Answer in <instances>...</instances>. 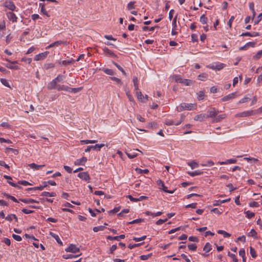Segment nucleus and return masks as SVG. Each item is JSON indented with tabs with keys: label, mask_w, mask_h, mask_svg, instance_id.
Segmentation results:
<instances>
[{
	"label": "nucleus",
	"mask_w": 262,
	"mask_h": 262,
	"mask_svg": "<svg viewBox=\"0 0 262 262\" xmlns=\"http://www.w3.org/2000/svg\"><path fill=\"white\" fill-rule=\"evenodd\" d=\"M193 104L192 103H182L177 107L178 112H182L184 110H192Z\"/></svg>",
	"instance_id": "obj_1"
},
{
	"label": "nucleus",
	"mask_w": 262,
	"mask_h": 262,
	"mask_svg": "<svg viewBox=\"0 0 262 262\" xmlns=\"http://www.w3.org/2000/svg\"><path fill=\"white\" fill-rule=\"evenodd\" d=\"M104 144H96L95 145H90L85 149V152H89L91 149L100 151L101 148L104 146Z\"/></svg>",
	"instance_id": "obj_2"
},
{
	"label": "nucleus",
	"mask_w": 262,
	"mask_h": 262,
	"mask_svg": "<svg viewBox=\"0 0 262 262\" xmlns=\"http://www.w3.org/2000/svg\"><path fill=\"white\" fill-rule=\"evenodd\" d=\"M219 111L216 110L214 107H211L208 111V114L206 115L207 118H214L216 115L219 113Z\"/></svg>",
	"instance_id": "obj_3"
},
{
	"label": "nucleus",
	"mask_w": 262,
	"mask_h": 262,
	"mask_svg": "<svg viewBox=\"0 0 262 262\" xmlns=\"http://www.w3.org/2000/svg\"><path fill=\"white\" fill-rule=\"evenodd\" d=\"M65 251L67 252L76 253L79 252L80 249L75 245L70 244L69 247L65 249Z\"/></svg>",
	"instance_id": "obj_4"
},
{
	"label": "nucleus",
	"mask_w": 262,
	"mask_h": 262,
	"mask_svg": "<svg viewBox=\"0 0 262 262\" xmlns=\"http://www.w3.org/2000/svg\"><path fill=\"white\" fill-rule=\"evenodd\" d=\"M49 52L46 51V52H44L43 53L38 54L36 55L35 56L34 59L35 61H38V60H43V59H45L47 57V56L49 54Z\"/></svg>",
	"instance_id": "obj_5"
},
{
	"label": "nucleus",
	"mask_w": 262,
	"mask_h": 262,
	"mask_svg": "<svg viewBox=\"0 0 262 262\" xmlns=\"http://www.w3.org/2000/svg\"><path fill=\"white\" fill-rule=\"evenodd\" d=\"M78 177L82 180L86 182H89L90 177L87 172H80L78 174Z\"/></svg>",
	"instance_id": "obj_6"
},
{
	"label": "nucleus",
	"mask_w": 262,
	"mask_h": 262,
	"mask_svg": "<svg viewBox=\"0 0 262 262\" xmlns=\"http://www.w3.org/2000/svg\"><path fill=\"white\" fill-rule=\"evenodd\" d=\"M253 114L254 112L253 111H248L237 114L235 115V116L237 117H245L253 115Z\"/></svg>",
	"instance_id": "obj_7"
},
{
	"label": "nucleus",
	"mask_w": 262,
	"mask_h": 262,
	"mask_svg": "<svg viewBox=\"0 0 262 262\" xmlns=\"http://www.w3.org/2000/svg\"><path fill=\"white\" fill-rule=\"evenodd\" d=\"M236 97V93H232L228 95H226L221 99V100L223 102L227 101L232 99H234Z\"/></svg>",
	"instance_id": "obj_8"
},
{
	"label": "nucleus",
	"mask_w": 262,
	"mask_h": 262,
	"mask_svg": "<svg viewBox=\"0 0 262 262\" xmlns=\"http://www.w3.org/2000/svg\"><path fill=\"white\" fill-rule=\"evenodd\" d=\"M103 51L105 55L108 56L112 57H117V56L111 50L108 49L106 47H104L103 48Z\"/></svg>",
	"instance_id": "obj_9"
},
{
	"label": "nucleus",
	"mask_w": 262,
	"mask_h": 262,
	"mask_svg": "<svg viewBox=\"0 0 262 262\" xmlns=\"http://www.w3.org/2000/svg\"><path fill=\"white\" fill-rule=\"evenodd\" d=\"M225 66H226L225 64L222 63H219V64H216L215 66H214V65L209 66H208V67L212 70H216L217 71H220V70L223 69L225 67Z\"/></svg>",
	"instance_id": "obj_10"
},
{
	"label": "nucleus",
	"mask_w": 262,
	"mask_h": 262,
	"mask_svg": "<svg viewBox=\"0 0 262 262\" xmlns=\"http://www.w3.org/2000/svg\"><path fill=\"white\" fill-rule=\"evenodd\" d=\"M5 7L11 11H14L16 8L14 3L12 1H6L5 2Z\"/></svg>",
	"instance_id": "obj_11"
},
{
	"label": "nucleus",
	"mask_w": 262,
	"mask_h": 262,
	"mask_svg": "<svg viewBox=\"0 0 262 262\" xmlns=\"http://www.w3.org/2000/svg\"><path fill=\"white\" fill-rule=\"evenodd\" d=\"M86 161L87 158L85 157H83L81 159H77L75 162V164L77 165H84Z\"/></svg>",
	"instance_id": "obj_12"
},
{
	"label": "nucleus",
	"mask_w": 262,
	"mask_h": 262,
	"mask_svg": "<svg viewBox=\"0 0 262 262\" xmlns=\"http://www.w3.org/2000/svg\"><path fill=\"white\" fill-rule=\"evenodd\" d=\"M125 237V235L124 234H121L119 236H111V235H108L106 237V238L107 239H109V240H111V241H112V240H117V241H119L120 240V239H123Z\"/></svg>",
	"instance_id": "obj_13"
},
{
	"label": "nucleus",
	"mask_w": 262,
	"mask_h": 262,
	"mask_svg": "<svg viewBox=\"0 0 262 262\" xmlns=\"http://www.w3.org/2000/svg\"><path fill=\"white\" fill-rule=\"evenodd\" d=\"M259 35H260L259 33L256 32H247L243 33L241 35V36H250V37H255V36H258Z\"/></svg>",
	"instance_id": "obj_14"
},
{
	"label": "nucleus",
	"mask_w": 262,
	"mask_h": 262,
	"mask_svg": "<svg viewBox=\"0 0 262 262\" xmlns=\"http://www.w3.org/2000/svg\"><path fill=\"white\" fill-rule=\"evenodd\" d=\"M39 6L40 7V12L47 17H50V15L45 9L46 4L45 3H39Z\"/></svg>",
	"instance_id": "obj_15"
},
{
	"label": "nucleus",
	"mask_w": 262,
	"mask_h": 262,
	"mask_svg": "<svg viewBox=\"0 0 262 262\" xmlns=\"http://www.w3.org/2000/svg\"><path fill=\"white\" fill-rule=\"evenodd\" d=\"M58 85V84H57V82L53 79L52 80V81H51L48 83L47 85V88L49 90H53L56 88L57 89V86Z\"/></svg>",
	"instance_id": "obj_16"
},
{
	"label": "nucleus",
	"mask_w": 262,
	"mask_h": 262,
	"mask_svg": "<svg viewBox=\"0 0 262 262\" xmlns=\"http://www.w3.org/2000/svg\"><path fill=\"white\" fill-rule=\"evenodd\" d=\"M226 117V114H223L220 115L219 116H217L213 119L212 122H221L223 119H225Z\"/></svg>",
	"instance_id": "obj_17"
},
{
	"label": "nucleus",
	"mask_w": 262,
	"mask_h": 262,
	"mask_svg": "<svg viewBox=\"0 0 262 262\" xmlns=\"http://www.w3.org/2000/svg\"><path fill=\"white\" fill-rule=\"evenodd\" d=\"M206 115L204 114H201L195 116L194 120L195 121H203L206 119Z\"/></svg>",
	"instance_id": "obj_18"
},
{
	"label": "nucleus",
	"mask_w": 262,
	"mask_h": 262,
	"mask_svg": "<svg viewBox=\"0 0 262 262\" xmlns=\"http://www.w3.org/2000/svg\"><path fill=\"white\" fill-rule=\"evenodd\" d=\"M13 219L15 220L16 222H18L17 217L14 214H10L5 217V219L10 222H12Z\"/></svg>",
	"instance_id": "obj_19"
},
{
	"label": "nucleus",
	"mask_w": 262,
	"mask_h": 262,
	"mask_svg": "<svg viewBox=\"0 0 262 262\" xmlns=\"http://www.w3.org/2000/svg\"><path fill=\"white\" fill-rule=\"evenodd\" d=\"M236 162H237V160L233 159H228L226 161L219 162L218 164H220L221 165H225V164H228L236 163Z\"/></svg>",
	"instance_id": "obj_20"
},
{
	"label": "nucleus",
	"mask_w": 262,
	"mask_h": 262,
	"mask_svg": "<svg viewBox=\"0 0 262 262\" xmlns=\"http://www.w3.org/2000/svg\"><path fill=\"white\" fill-rule=\"evenodd\" d=\"M7 16L8 18L11 20L12 22H15L17 21V17L15 14L11 12H8L7 13Z\"/></svg>",
	"instance_id": "obj_21"
},
{
	"label": "nucleus",
	"mask_w": 262,
	"mask_h": 262,
	"mask_svg": "<svg viewBox=\"0 0 262 262\" xmlns=\"http://www.w3.org/2000/svg\"><path fill=\"white\" fill-rule=\"evenodd\" d=\"M19 201L26 204L28 203H38L39 202L32 199H20Z\"/></svg>",
	"instance_id": "obj_22"
},
{
	"label": "nucleus",
	"mask_w": 262,
	"mask_h": 262,
	"mask_svg": "<svg viewBox=\"0 0 262 262\" xmlns=\"http://www.w3.org/2000/svg\"><path fill=\"white\" fill-rule=\"evenodd\" d=\"M45 166V165H37L34 163H32L29 164V166L34 170H38L40 168L44 167Z\"/></svg>",
	"instance_id": "obj_23"
},
{
	"label": "nucleus",
	"mask_w": 262,
	"mask_h": 262,
	"mask_svg": "<svg viewBox=\"0 0 262 262\" xmlns=\"http://www.w3.org/2000/svg\"><path fill=\"white\" fill-rule=\"evenodd\" d=\"M50 234L51 235L52 237H53L54 238H55L56 241V242L60 245H62V242L60 240L59 237L58 235H56V234L54 233L53 232H50Z\"/></svg>",
	"instance_id": "obj_24"
},
{
	"label": "nucleus",
	"mask_w": 262,
	"mask_h": 262,
	"mask_svg": "<svg viewBox=\"0 0 262 262\" xmlns=\"http://www.w3.org/2000/svg\"><path fill=\"white\" fill-rule=\"evenodd\" d=\"M57 89L59 91L63 90L70 92V87L64 85H58L57 86Z\"/></svg>",
	"instance_id": "obj_25"
},
{
	"label": "nucleus",
	"mask_w": 262,
	"mask_h": 262,
	"mask_svg": "<svg viewBox=\"0 0 262 262\" xmlns=\"http://www.w3.org/2000/svg\"><path fill=\"white\" fill-rule=\"evenodd\" d=\"M136 91L138 99L141 101V102H145V101L144 100V96L143 95L142 92L141 91H138V90Z\"/></svg>",
	"instance_id": "obj_26"
},
{
	"label": "nucleus",
	"mask_w": 262,
	"mask_h": 262,
	"mask_svg": "<svg viewBox=\"0 0 262 262\" xmlns=\"http://www.w3.org/2000/svg\"><path fill=\"white\" fill-rule=\"evenodd\" d=\"M203 173V172L200 170H195L194 171H189L188 172V174L191 176V177H194L198 175H201Z\"/></svg>",
	"instance_id": "obj_27"
},
{
	"label": "nucleus",
	"mask_w": 262,
	"mask_h": 262,
	"mask_svg": "<svg viewBox=\"0 0 262 262\" xmlns=\"http://www.w3.org/2000/svg\"><path fill=\"white\" fill-rule=\"evenodd\" d=\"M45 188H46V186H37V187L28 188L27 189H26V190L28 191H31V190H42Z\"/></svg>",
	"instance_id": "obj_28"
},
{
	"label": "nucleus",
	"mask_w": 262,
	"mask_h": 262,
	"mask_svg": "<svg viewBox=\"0 0 262 262\" xmlns=\"http://www.w3.org/2000/svg\"><path fill=\"white\" fill-rule=\"evenodd\" d=\"M212 249V246L209 243H206L205 246L203 248V250L206 253L210 252Z\"/></svg>",
	"instance_id": "obj_29"
},
{
	"label": "nucleus",
	"mask_w": 262,
	"mask_h": 262,
	"mask_svg": "<svg viewBox=\"0 0 262 262\" xmlns=\"http://www.w3.org/2000/svg\"><path fill=\"white\" fill-rule=\"evenodd\" d=\"M81 255V253L78 255H73V254H65L62 256V257L64 259H70L73 258H76Z\"/></svg>",
	"instance_id": "obj_30"
},
{
	"label": "nucleus",
	"mask_w": 262,
	"mask_h": 262,
	"mask_svg": "<svg viewBox=\"0 0 262 262\" xmlns=\"http://www.w3.org/2000/svg\"><path fill=\"white\" fill-rule=\"evenodd\" d=\"M133 81L134 83V85L135 87V90L137 91L139 90L138 88V77L137 76H134L133 77Z\"/></svg>",
	"instance_id": "obj_31"
},
{
	"label": "nucleus",
	"mask_w": 262,
	"mask_h": 262,
	"mask_svg": "<svg viewBox=\"0 0 262 262\" xmlns=\"http://www.w3.org/2000/svg\"><path fill=\"white\" fill-rule=\"evenodd\" d=\"M193 83L194 82L190 79H184L182 84L185 85L189 86L192 85Z\"/></svg>",
	"instance_id": "obj_32"
},
{
	"label": "nucleus",
	"mask_w": 262,
	"mask_h": 262,
	"mask_svg": "<svg viewBox=\"0 0 262 262\" xmlns=\"http://www.w3.org/2000/svg\"><path fill=\"white\" fill-rule=\"evenodd\" d=\"M217 233L220 234H222L224 236V237H229L231 236V234L224 230H219L217 231Z\"/></svg>",
	"instance_id": "obj_33"
},
{
	"label": "nucleus",
	"mask_w": 262,
	"mask_h": 262,
	"mask_svg": "<svg viewBox=\"0 0 262 262\" xmlns=\"http://www.w3.org/2000/svg\"><path fill=\"white\" fill-rule=\"evenodd\" d=\"M188 165L191 167V169H194L199 166V164L195 161H192L191 162H188Z\"/></svg>",
	"instance_id": "obj_34"
},
{
	"label": "nucleus",
	"mask_w": 262,
	"mask_h": 262,
	"mask_svg": "<svg viewBox=\"0 0 262 262\" xmlns=\"http://www.w3.org/2000/svg\"><path fill=\"white\" fill-rule=\"evenodd\" d=\"M102 70L107 75H114L115 74V72L112 69L103 68L102 69Z\"/></svg>",
	"instance_id": "obj_35"
},
{
	"label": "nucleus",
	"mask_w": 262,
	"mask_h": 262,
	"mask_svg": "<svg viewBox=\"0 0 262 262\" xmlns=\"http://www.w3.org/2000/svg\"><path fill=\"white\" fill-rule=\"evenodd\" d=\"M126 155L129 159H133L137 156V154L134 151L130 150V151L126 152Z\"/></svg>",
	"instance_id": "obj_36"
},
{
	"label": "nucleus",
	"mask_w": 262,
	"mask_h": 262,
	"mask_svg": "<svg viewBox=\"0 0 262 262\" xmlns=\"http://www.w3.org/2000/svg\"><path fill=\"white\" fill-rule=\"evenodd\" d=\"M55 67V64L53 63H45L43 66V68L46 70H48L50 69L53 68Z\"/></svg>",
	"instance_id": "obj_37"
},
{
	"label": "nucleus",
	"mask_w": 262,
	"mask_h": 262,
	"mask_svg": "<svg viewBox=\"0 0 262 262\" xmlns=\"http://www.w3.org/2000/svg\"><path fill=\"white\" fill-rule=\"evenodd\" d=\"M112 62L118 68V69L122 72V73L124 75H125V76L126 75V72H125V71L123 70V69L120 66H119L118 63H117L116 62H115L114 61H113Z\"/></svg>",
	"instance_id": "obj_38"
},
{
	"label": "nucleus",
	"mask_w": 262,
	"mask_h": 262,
	"mask_svg": "<svg viewBox=\"0 0 262 262\" xmlns=\"http://www.w3.org/2000/svg\"><path fill=\"white\" fill-rule=\"evenodd\" d=\"M105 228V227L104 226H100L94 227L93 229V230L95 232H97L99 231H103Z\"/></svg>",
	"instance_id": "obj_39"
},
{
	"label": "nucleus",
	"mask_w": 262,
	"mask_h": 262,
	"mask_svg": "<svg viewBox=\"0 0 262 262\" xmlns=\"http://www.w3.org/2000/svg\"><path fill=\"white\" fill-rule=\"evenodd\" d=\"M6 150L8 152H12L14 155H17L18 154V150L17 149H14V148H12L7 147L6 148Z\"/></svg>",
	"instance_id": "obj_40"
},
{
	"label": "nucleus",
	"mask_w": 262,
	"mask_h": 262,
	"mask_svg": "<svg viewBox=\"0 0 262 262\" xmlns=\"http://www.w3.org/2000/svg\"><path fill=\"white\" fill-rule=\"evenodd\" d=\"M250 253L253 258H255L256 257L257 254L256 251L254 248L251 246L250 247Z\"/></svg>",
	"instance_id": "obj_41"
},
{
	"label": "nucleus",
	"mask_w": 262,
	"mask_h": 262,
	"mask_svg": "<svg viewBox=\"0 0 262 262\" xmlns=\"http://www.w3.org/2000/svg\"><path fill=\"white\" fill-rule=\"evenodd\" d=\"M82 87L76 88H70V92L73 93H77L82 90Z\"/></svg>",
	"instance_id": "obj_42"
},
{
	"label": "nucleus",
	"mask_w": 262,
	"mask_h": 262,
	"mask_svg": "<svg viewBox=\"0 0 262 262\" xmlns=\"http://www.w3.org/2000/svg\"><path fill=\"white\" fill-rule=\"evenodd\" d=\"M200 20L202 24H206L207 23L208 18L205 14H203L201 16Z\"/></svg>",
	"instance_id": "obj_43"
},
{
	"label": "nucleus",
	"mask_w": 262,
	"mask_h": 262,
	"mask_svg": "<svg viewBox=\"0 0 262 262\" xmlns=\"http://www.w3.org/2000/svg\"><path fill=\"white\" fill-rule=\"evenodd\" d=\"M144 221V220L143 219H138L136 220H134L130 222H129L128 224H138L140 223L141 222H143Z\"/></svg>",
	"instance_id": "obj_44"
},
{
	"label": "nucleus",
	"mask_w": 262,
	"mask_h": 262,
	"mask_svg": "<svg viewBox=\"0 0 262 262\" xmlns=\"http://www.w3.org/2000/svg\"><path fill=\"white\" fill-rule=\"evenodd\" d=\"M197 94L199 100H202L204 99L205 94L203 91H200Z\"/></svg>",
	"instance_id": "obj_45"
},
{
	"label": "nucleus",
	"mask_w": 262,
	"mask_h": 262,
	"mask_svg": "<svg viewBox=\"0 0 262 262\" xmlns=\"http://www.w3.org/2000/svg\"><path fill=\"white\" fill-rule=\"evenodd\" d=\"M152 255V253H149L147 255H142L140 256V259L142 260H145L151 257Z\"/></svg>",
	"instance_id": "obj_46"
},
{
	"label": "nucleus",
	"mask_w": 262,
	"mask_h": 262,
	"mask_svg": "<svg viewBox=\"0 0 262 262\" xmlns=\"http://www.w3.org/2000/svg\"><path fill=\"white\" fill-rule=\"evenodd\" d=\"M228 256H229L230 257H231L234 262H238V259L236 257V256L234 254H233V253H230V252H228Z\"/></svg>",
	"instance_id": "obj_47"
},
{
	"label": "nucleus",
	"mask_w": 262,
	"mask_h": 262,
	"mask_svg": "<svg viewBox=\"0 0 262 262\" xmlns=\"http://www.w3.org/2000/svg\"><path fill=\"white\" fill-rule=\"evenodd\" d=\"M207 77V74L206 73H202L198 75L199 80L204 81Z\"/></svg>",
	"instance_id": "obj_48"
},
{
	"label": "nucleus",
	"mask_w": 262,
	"mask_h": 262,
	"mask_svg": "<svg viewBox=\"0 0 262 262\" xmlns=\"http://www.w3.org/2000/svg\"><path fill=\"white\" fill-rule=\"evenodd\" d=\"M257 235V232L254 229L251 230L250 232L248 233V236H251L253 237H255Z\"/></svg>",
	"instance_id": "obj_49"
},
{
	"label": "nucleus",
	"mask_w": 262,
	"mask_h": 262,
	"mask_svg": "<svg viewBox=\"0 0 262 262\" xmlns=\"http://www.w3.org/2000/svg\"><path fill=\"white\" fill-rule=\"evenodd\" d=\"M262 56V50L260 51H259L256 55L253 56V58L254 59H259L260 58V57Z\"/></svg>",
	"instance_id": "obj_50"
},
{
	"label": "nucleus",
	"mask_w": 262,
	"mask_h": 262,
	"mask_svg": "<svg viewBox=\"0 0 262 262\" xmlns=\"http://www.w3.org/2000/svg\"><path fill=\"white\" fill-rule=\"evenodd\" d=\"M245 213L246 214V217L248 219H251L252 217L255 216L254 213L252 212L249 210H248L246 212H245Z\"/></svg>",
	"instance_id": "obj_51"
},
{
	"label": "nucleus",
	"mask_w": 262,
	"mask_h": 262,
	"mask_svg": "<svg viewBox=\"0 0 262 262\" xmlns=\"http://www.w3.org/2000/svg\"><path fill=\"white\" fill-rule=\"evenodd\" d=\"M188 248L189 250L195 251L197 249V246L195 244L188 245Z\"/></svg>",
	"instance_id": "obj_52"
},
{
	"label": "nucleus",
	"mask_w": 262,
	"mask_h": 262,
	"mask_svg": "<svg viewBox=\"0 0 262 262\" xmlns=\"http://www.w3.org/2000/svg\"><path fill=\"white\" fill-rule=\"evenodd\" d=\"M135 2H130L127 4V8L128 10H130L135 8Z\"/></svg>",
	"instance_id": "obj_53"
},
{
	"label": "nucleus",
	"mask_w": 262,
	"mask_h": 262,
	"mask_svg": "<svg viewBox=\"0 0 262 262\" xmlns=\"http://www.w3.org/2000/svg\"><path fill=\"white\" fill-rule=\"evenodd\" d=\"M185 118V116L184 114H181L180 120L176 122L175 125H180L184 121Z\"/></svg>",
	"instance_id": "obj_54"
},
{
	"label": "nucleus",
	"mask_w": 262,
	"mask_h": 262,
	"mask_svg": "<svg viewBox=\"0 0 262 262\" xmlns=\"http://www.w3.org/2000/svg\"><path fill=\"white\" fill-rule=\"evenodd\" d=\"M185 118V116L184 114H181L180 120L176 122L175 125H180L184 121Z\"/></svg>",
	"instance_id": "obj_55"
},
{
	"label": "nucleus",
	"mask_w": 262,
	"mask_h": 262,
	"mask_svg": "<svg viewBox=\"0 0 262 262\" xmlns=\"http://www.w3.org/2000/svg\"><path fill=\"white\" fill-rule=\"evenodd\" d=\"M53 44L54 45V46L55 47H58L59 46H60L62 44H66V41H61V40H58V41H55L53 43Z\"/></svg>",
	"instance_id": "obj_56"
},
{
	"label": "nucleus",
	"mask_w": 262,
	"mask_h": 262,
	"mask_svg": "<svg viewBox=\"0 0 262 262\" xmlns=\"http://www.w3.org/2000/svg\"><path fill=\"white\" fill-rule=\"evenodd\" d=\"M73 62H74V60H64L62 61V65L64 66H67L68 65L72 64L73 63Z\"/></svg>",
	"instance_id": "obj_57"
},
{
	"label": "nucleus",
	"mask_w": 262,
	"mask_h": 262,
	"mask_svg": "<svg viewBox=\"0 0 262 262\" xmlns=\"http://www.w3.org/2000/svg\"><path fill=\"white\" fill-rule=\"evenodd\" d=\"M184 79L182 78L180 75H176L175 76V81L177 82H179L180 83H182Z\"/></svg>",
	"instance_id": "obj_58"
},
{
	"label": "nucleus",
	"mask_w": 262,
	"mask_h": 262,
	"mask_svg": "<svg viewBox=\"0 0 262 262\" xmlns=\"http://www.w3.org/2000/svg\"><path fill=\"white\" fill-rule=\"evenodd\" d=\"M146 238V235H143V236H141V237H134L133 238V239L134 241H135V242H140V241L144 240Z\"/></svg>",
	"instance_id": "obj_59"
},
{
	"label": "nucleus",
	"mask_w": 262,
	"mask_h": 262,
	"mask_svg": "<svg viewBox=\"0 0 262 262\" xmlns=\"http://www.w3.org/2000/svg\"><path fill=\"white\" fill-rule=\"evenodd\" d=\"M18 184H21V185H23L24 186L32 185V184L30 183L29 182L25 181V180L19 181L18 182Z\"/></svg>",
	"instance_id": "obj_60"
},
{
	"label": "nucleus",
	"mask_w": 262,
	"mask_h": 262,
	"mask_svg": "<svg viewBox=\"0 0 262 262\" xmlns=\"http://www.w3.org/2000/svg\"><path fill=\"white\" fill-rule=\"evenodd\" d=\"M6 67L9 69H12V70H18L19 69V68L17 66H12L10 64H6Z\"/></svg>",
	"instance_id": "obj_61"
},
{
	"label": "nucleus",
	"mask_w": 262,
	"mask_h": 262,
	"mask_svg": "<svg viewBox=\"0 0 262 262\" xmlns=\"http://www.w3.org/2000/svg\"><path fill=\"white\" fill-rule=\"evenodd\" d=\"M1 82L2 83L3 85L5 86L10 88V85L9 84V82L6 79L2 78L1 79Z\"/></svg>",
	"instance_id": "obj_62"
},
{
	"label": "nucleus",
	"mask_w": 262,
	"mask_h": 262,
	"mask_svg": "<svg viewBox=\"0 0 262 262\" xmlns=\"http://www.w3.org/2000/svg\"><path fill=\"white\" fill-rule=\"evenodd\" d=\"M110 79L113 81H116L117 83L120 84V85L122 84L121 80L118 78H117L116 77H111Z\"/></svg>",
	"instance_id": "obj_63"
},
{
	"label": "nucleus",
	"mask_w": 262,
	"mask_h": 262,
	"mask_svg": "<svg viewBox=\"0 0 262 262\" xmlns=\"http://www.w3.org/2000/svg\"><path fill=\"white\" fill-rule=\"evenodd\" d=\"M261 19H262V13H260L258 15L256 20H255L254 21V25H255L258 24Z\"/></svg>",
	"instance_id": "obj_64"
}]
</instances>
